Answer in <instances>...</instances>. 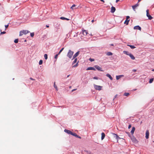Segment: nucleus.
I'll return each mask as SVG.
<instances>
[{
    "label": "nucleus",
    "instance_id": "nucleus-1",
    "mask_svg": "<svg viewBox=\"0 0 154 154\" xmlns=\"http://www.w3.org/2000/svg\"><path fill=\"white\" fill-rule=\"evenodd\" d=\"M74 53L73 51H71V50H69V51L67 54V56L69 57L70 59H71L73 54Z\"/></svg>",
    "mask_w": 154,
    "mask_h": 154
},
{
    "label": "nucleus",
    "instance_id": "nucleus-2",
    "mask_svg": "<svg viewBox=\"0 0 154 154\" xmlns=\"http://www.w3.org/2000/svg\"><path fill=\"white\" fill-rule=\"evenodd\" d=\"M29 32V31L27 30H23L22 31H21L20 32V36H21L23 34H26Z\"/></svg>",
    "mask_w": 154,
    "mask_h": 154
},
{
    "label": "nucleus",
    "instance_id": "nucleus-3",
    "mask_svg": "<svg viewBox=\"0 0 154 154\" xmlns=\"http://www.w3.org/2000/svg\"><path fill=\"white\" fill-rule=\"evenodd\" d=\"M94 87L95 89L100 91L101 89L102 86L96 85H94Z\"/></svg>",
    "mask_w": 154,
    "mask_h": 154
},
{
    "label": "nucleus",
    "instance_id": "nucleus-4",
    "mask_svg": "<svg viewBox=\"0 0 154 154\" xmlns=\"http://www.w3.org/2000/svg\"><path fill=\"white\" fill-rule=\"evenodd\" d=\"M146 16L148 18V19L149 20H152L153 18V17L150 15L149 14V10L147 9L146 10Z\"/></svg>",
    "mask_w": 154,
    "mask_h": 154
},
{
    "label": "nucleus",
    "instance_id": "nucleus-5",
    "mask_svg": "<svg viewBox=\"0 0 154 154\" xmlns=\"http://www.w3.org/2000/svg\"><path fill=\"white\" fill-rule=\"evenodd\" d=\"M130 137L131 140L134 143H137V140L133 136H131Z\"/></svg>",
    "mask_w": 154,
    "mask_h": 154
},
{
    "label": "nucleus",
    "instance_id": "nucleus-6",
    "mask_svg": "<svg viewBox=\"0 0 154 154\" xmlns=\"http://www.w3.org/2000/svg\"><path fill=\"white\" fill-rule=\"evenodd\" d=\"M113 137L115 138L117 140L120 139V138L115 133H112Z\"/></svg>",
    "mask_w": 154,
    "mask_h": 154
},
{
    "label": "nucleus",
    "instance_id": "nucleus-7",
    "mask_svg": "<svg viewBox=\"0 0 154 154\" xmlns=\"http://www.w3.org/2000/svg\"><path fill=\"white\" fill-rule=\"evenodd\" d=\"M95 68L97 69L98 70L103 71L102 70V68L99 66L97 65H96L95 66Z\"/></svg>",
    "mask_w": 154,
    "mask_h": 154
},
{
    "label": "nucleus",
    "instance_id": "nucleus-8",
    "mask_svg": "<svg viewBox=\"0 0 154 154\" xmlns=\"http://www.w3.org/2000/svg\"><path fill=\"white\" fill-rule=\"evenodd\" d=\"M82 33L84 35L86 36L88 34V31L84 29L82 30Z\"/></svg>",
    "mask_w": 154,
    "mask_h": 154
},
{
    "label": "nucleus",
    "instance_id": "nucleus-9",
    "mask_svg": "<svg viewBox=\"0 0 154 154\" xmlns=\"http://www.w3.org/2000/svg\"><path fill=\"white\" fill-rule=\"evenodd\" d=\"M64 131L66 133L69 134H71H71H72V132L70 131V130H67V129H65L64 130Z\"/></svg>",
    "mask_w": 154,
    "mask_h": 154
},
{
    "label": "nucleus",
    "instance_id": "nucleus-10",
    "mask_svg": "<svg viewBox=\"0 0 154 154\" xmlns=\"http://www.w3.org/2000/svg\"><path fill=\"white\" fill-rule=\"evenodd\" d=\"M71 135L73 136H75V137H76L77 138H78L80 139H81V137H80L79 136H78V135H77L75 133H73L72 132V134H71Z\"/></svg>",
    "mask_w": 154,
    "mask_h": 154
},
{
    "label": "nucleus",
    "instance_id": "nucleus-11",
    "mask_svg": "<svg viewBox=\"0 0 154 154\" xmlns=\"http://www.w3.org/2000/svg\"><path fill=\"white\" fill-rule=\"evenodd\" d=\"M149 132L148 130H146V138L147 139L149 138Z\"/></svg>",
    "mask_w": 154,
    "mask_h": 154
},
{
    "label": "nucleus",
    "instance_id": "nucleus-12",
    "mask_svg": "<svg viewBox=\"0 0 154 154\" xmlns=\"http://www.w3.org/2000/svg\"><path fill=\"white\" fill-rule=\"evenodd\" d=\"M116 11V8L115 7L112 6L111 8V12L112 13H113Z\"/></svg>",
    "mask_w": 154,
    "mask_h": 154
},
{
    "label": "nucleus",
    "instance_id": "nucleus-13",
    "mask_svg": "<svg viewBox=\"0 0 154 154\" xmlns=\"http://www.w3.org/2000/svg\"><path fill=\"white\" fill-rule=\"evenodd\" d=\"M134 29H138L140 31L141 30V28L139 26H135Z\"/></svg>",
    "mask_w": 154,
    "mask_h": 154
},
{
    "label": "nucleus",
    "instance_id": "nucleus-14",
    "mask_svg": "<svg viewBox=\"0 0 154 154\" xmlns=\"http://www.w3.org/2000/svg\"><path fill=\"white\" fill-rule=\"evenodd\" d=\"M79 51H78L73 56V59L75 58L79 54Z\"/></svg>",
    "mask_w": 154,
    "mask_h": 154
},
{
    "label": "nucleus",
    "instance_id": "nucleus-15",
    "mask_svg": "<svg viewBox=\"0 0 154 154\" xmlns=\"http://www.w3.org/2000/svg\"><path fill=\"white\" fill-rule=\"evenodd\" d=\"M86 70H95V69L94 67H89Z\"/></svg>",
    "mask_w": 154,
    "mask_h": 154
},
{
    "label": "nucleus",
    "instance_id": "nucleus-16",
    "mask_svg": "<svg viewBox=\"0 0 154 154\" xmlns=\"http://www.w3.org/2000/svg\"><path fill=\"white\" fill-rule=\"evenodd\" d=\"M139 4H138L137 3V4H136L135 5H134L133 6H132V8L134 10L136 8L139 6Z\"/></svg>",
    "mask_w": 154,
    "mask_h": 154
},
{
    "label": "nucleus",
    "instance_id": "nucleus-17",
    "mask_svg": "<svg viewBox=\"0 0 154 154\" xmlns=\"http://www.w3.org/2000/svg\"><path fill=\"white\" fill-rule=\"evenodd\" d=\"M129 56H130V57H131V58L133 60H134L135 59V58L134 56H133V55L132 54H129Z\"/></svg>",
    "mask_w": 154,
    "mask_h": 154
},
{
    "label": "nucleus",
    "instance_id": "nucleus-18",
    "mask_svg": "<svg viewBox=\"0 0 154 154\" xmlns=\"http://www.w3.org/2000/svg\"><path fill=\"white\" fill-rule=\"evenodd\" d=\"M135 128L134 127H133L132 129V130L131 131V134H133L135 130Z\"/></svg>",
    "mask_w": 154,
    "mask_h": 154
},
{
    "label": "nucleus",
    "instance_id": "nucleus-19",
    "mask_svg": "<svg viewBox=\"0 0 154 154\" xmlns=\"http://www.w3.org/2000/svg\"><path fill=\"white\" fill-rule=\"evenodd\" d=\"M106 76L107 77H109L111 80H112L113 79L112 78L109 74H107L106 75Z\"/></svg>",
    "mask_w": 154,
    "mask_h": 154
},
{
    "label": "nucleus",
    "instance_id": "nucleus-20",
    "mask_svg": "<svg viewBox=\"0 0 154 154\" xmlns=\"http://www.w3.org/2000/svg\"><path fill=\"white\" fill-rule=\"evenodd\" d=\"M124 75H117L116 76V79L117 80H118L119 79L121 78V77H123Z\"/></svg>",
    "mask_w": 154,
    "mask_h": 154
},
{
    "label": "nucleus",
    "instance_id": "nucleus-21",
    "mask_svg": "<svg viewBox=\"0 0 154 154\" xmlns=\"http://www.w3.org/2000/svg\"><path fill=\"white\" fill-rule=\"evenodd\" d=\"M105 137V134L103 132L101 134V140H103L104 138Z\"/></svg>",
    "mask_w": 154,
    "mask_h": 154
},
{
    "label": "nucleus",
    "instance_id": "nucleus-22",
    "mask_svg": "<svg viewBox=\"0 0 154 154\" xmlns=\"http://www.w3.org/2000/svg\"><path fill=\"white\" fill-rule=\"evenodd\" d=\"M60 19L61 20H69V19H68V18H65L64 17H60Z\"/></svg>",
    "mask_w": 154,
    "mask_h": 154
},
{
    "label": "nucleus",
    "instance_id": "nucleus-23",
    "mask_svg": "<svg viewBox=\"0 0 154 154\" xmlns=\"http://www.w3.org/2000/svg\"><path fill=\"white\" fill-rule=\"evenodd\" d=\"M123 53L124 54H126L127 55H129V54H130L131 53H130L128 51H123Z\"/></svg>",
    "mask_w": 154,
    "mask_h": 154
},
{
    "label": "nucleus",
    "instance_id": "nucleus-24",
    "mask_svg": "<svg viewBox=\"0 0 154 154\" xmlns=\"http://www.w3.org/2000/svg\"><path fill=\"white\" fill-rule=\"evenodd\" d=\"M129 21H130V20H127V19H126L124 22V23L125 24H126V25H128Z\"/></svg>",
    "mask_w": 154,
    "mask_h": 154
},
{
    "label": "nucleus",
    "instance_id": "nucleus-25",
    "mask_svg": "<svg viewBox=\"0 0 154 154\" xmlns=\"http://www.w3.org/2000/svg\"><path fill=\"white\" fill-rule=\"evenodd\" d=\"M127 45L129 46L132 49H134L135 48H136L134 46H133V45Z\"/></svg>",
    "mask_w": 154,
    "mask_h": 154
},
{
    "label": "nucleus",
    "instance_id": "nucleus-26",
    "mask_svg": "<svg viewBox=\"0 0 154 154\" xmlns=\"http://www.w3.org/2000/svg\"><path fill=\"white\" fill-rule=\"evenodd\" d=\"M54 88L56 89V90L57 91H58V88H57V85H55V82H54Z\"/></svg>",
    "mask_w": 154,
    "mask_h": 154
},
{
    "label": "nucleus",
    "instance_id": "nucleus-27",
    "mask_svg": "<svg viewBox=\"0 0 154 154\" xmlns=\"http://www.w3.org/2000/svg\"><path fill=\"white\" fill-rule=\"evenodd\" d=\"M108 56H110V55H112V53H111V52H108L107 53V54H106Z\"/></svg>",
    "mask_w": 154,
    "mask_h": 154
},
{
    "label": "nucleus",
    "instance_id": "nucleus-28",
    "mask_svg": "<svg viewBox=\"0 0 154 154\" xmlns=\"http://www.w3.org/2000/svg\"><path fill=\"white\" fill-rule=\"evenodd\" d=\"M74 59H75V60H74V61H73V62L72 63L73 64L75 63H76V62L77 60V58H75Z\"/></svg>",
    "mask_w": 154,
    "mask_h": 154
},
{
    "label": "nucleus",
    "instance_id": "nucleus-29",
    "mask_svg": "<svg viewBox=\"0 0 154 154\" xmlns=\"http://www.w3.org/2000/svg\"><path fill=\"white\" fill-rule=\"evenodd\" d=\"M44 57L45 59L47 60L48 58V55L46 54H45L44 55Z\"/></svg>",
    "mask_w": 154,
    "mask_h": 154
},
{
    "label": "nucleus",
    "instance_id": "nucleus-30",
    "mask_svg": "<svg viewBox=\"0 0 154 154\" xmlns=\"http://www.w3.org/2000/svg\"><path fill=\"white\" fill-rule=\"evenodd\" d=\"M76 6V5L75 4L73 5L72 7H71V9L73 10L74 9L73 8Z\"/></svg>",
    "mask_w": 154,
    "mask_h": 154
},
{
    "label": "nucleus",
    "instance_id": "nucleus-31",
    "mask_svg": "<svg viewBox=\"0 0 154 154\" xmlns=\"http://www.w3.org/2000/svg\"><path fill=\"white\" fill-rule=\"evenodd\" d=\"M153 80V79H150L149 82V83H152V82Z\"/></svg>",
    "mask_w": 154,
    "mask_h": 154
},
{
    "label": "nucleus",
    "instance_id": "nucleus-32",
    "mask_svg": "<svg viewBox=\"0 0 154 154\" xmlns=\"http://www.w3.org/2000/svg\"><path fill=\"white\" fill-rule=\"evenodd\" d=\"M129 94L127 92H125L124 94V95L125 96H128Z\"/></svg>",
    "mask_w": 154,
    "mask_h": 154
},
{
    "label": "nucleus",
    "instance_id": "nucleus-33",
    "mask_svg": "<svg viewBox=\"0 0 154 154\" xmlns=\"http://www.w3.org/2000/svg\"><path fill=\"white\" fill-rule=\"evenodd\" d=\"M43 63V60H40L39 62V65H41Z\"/></svg>",
    "mask_w": 154,
    "mask_h": 154
},
{
    "label": "nucleus",
    "instance_id": "nucleus-34",
    "mask_svg": "<svg viewBox=\"0 0 154 154\" xmlns=\"http://www.w3.org/2000/svg\"><path fill=\"white\" fill-rule=\"evenodd\" d=\"M18 42V39H15V40L14 41V42L16 43H17Z\"/></svg>",
    "mask_w": 154,
    "mask_h": 154
},
{
    "label": "nucleus",
    "instance_id": "nucleus-35",
    "mask_svg": "<svg viewBox=\"0 0 154 154\" xmlns=\"http://www.w3.org/2000/svg\"><path fill=\"white\" fill-rule=\"evenodd\" d=\"M64 49V48H62L59 51V53H58V54H60L61 52L63 51V50Z\"/></svg>",
    "mask_w": 154,
    "mask_h": 154
},
{
    "label": "nucleus",
    "instance_id": "nucleus-36",
    "mask_svg": "<svg viewBox=\"0 0 154 154\" xmlns=\"http://www.w3.org/2000/svg\"><path fill=\"white\" fill-rule=\"evenodd\" d=\"M78 62L76 63V64H75V65L74 66H73L72 67H77L78 66Z\"/></svg>",
    "mask_w": 154,
    "mask_h": 154
},
{
    "label": "nucleus",
    "instance_id": "nucleus-37",
    "mask_svg": "<svg viewBox=\"0 0 154 154\" xmlns=\"http://www.w3.org/2000/svg\"><path fill=\"white\" fill-rule=\"evenodd\" d=\"M34 35V32H32L30 33V35L32 37H33Z\"/></svg>",
    "mask_w": 154,
    "mask_h": 154
},
{
    "label": "nucleus",
    "instance_id": "nucleus-38",
    "mask_svg": "<svg viewBox=\"0 0 154 154\" xmlns=\"http://www.w3.org/2000/svg\"><path fill=\"white\" fill-rule=\"evenodd\" d=\"M89 60L91 61V62H92V61H94V59H92V58H90L89 59Z\"/></svg>",
    "mask_w": 154,
    "mask_h": 154
},
{
    "label": "nucleus",
    "instance_id": "nucleus-39",
    "mask_svg": "<svg viewBox=\"0 0 154 154\" xmlns=\"http://www.w3.org/2000/svg\"><path fill=\"white\" fill-rule=\"evenodd\" d=\"M59 54H57L55 56V59H57V56H58V55H59Z\"/></svg>",
    "mask_w": 154,
    "mask_h": 154
},
{
    "label": "nucleus",
    "instance_id": "nucleus-40",
    "mask_svg": "<svg viewBox=\"0 0 154 154\" xmlns=\"http://www.w3.org/2000/svg\"><path fill=\"white\" fill-rule=\"evenodd\" d=\"M93 79H98V78L97 77H94Z\"/></svg>",
    "mask_w": 154,
    "mask_h": 154
},
{
    "label": "nucleus",
    "instance_id": "nucleus-41",
    "mask_svg": "<svg viewBox=\"0 0 154 154\" xmlns=\"http://www.w3.org/2000/svg\"><path fill=\"white\" fill-rule=\"evenodd\" d=\"M129 18H130V17L129 16H127L126 17V19H127V20H129Z\"/></svg>",
    "mask_w": 154,
    "mask_h": 154
},
{
    "label": "nucleus",
    "instance_id": "nucleus-42",
    "mask_svg": "<svg viewBox=\"0 0 154 154\" xmlns=\"http://www.w3.org/2000/svg\"><path fill=\"white\" fill-rule=\"evenodd\" d=\"M6 33V32H1V34H5Z\"/></svg>",
    "mask_w": 154,
    "mask_h": 154
},
{
    "label": "nucleus",
    "instance_id": "nucleus-43",
    "mask_svg": "<svg viewBox=\"0 0 154 154\" xmlns=\"http://www.w3.org/2000/svg\"><path fill=\"white\" fill-rule=\"evenodd\" d=\"M8 26V25H5V29H6L7 28Z\"/></svg>",
    "mask_w": 154,
    "mask_h": 154
},
{
    "label": "nucleus",
    "instance_id": "nucleus-44",
    "mask_svg": "<svg viewBox=\"0 0 154 154\" xmlns=\"http://www.w3.org/2000/svg\"><path fill=\"white\" fill-rule=\"evenodd\" d=\"M131 125H130L129 126H128V128L129 129H130L131 127Z\"/></svg>",
    "mask_w": 154,
    "mask_h": 154
},
{
    "label": "nucleus",
    "instance_id": "nucleus-45",
    "mask_svg": "<svg viewBox=\"0 0 154 154\" xmlns=\"http://www.w3.org/2000/svg\"><path fill=\"white\" fill-rule=\"evenodd\" d=\"M76 90H77V89H73L72 90V92H73V91H74Z\"/></svg>",
    "mask_w": 154,
    "mask_h": 154
},
{
    "label": "nucleus",
    "instance_id": "nucleus-46",
    "mask_svg": "<svg viewBox=\"0 0 154 154\" xmlns=\"http://www.w3.org/2000/svg\"><path fill=\"white\" fill-rule=\"evenodd\" d=\"M126 133L128 134V135L129 136H130V134L129 133L127 132Z\"/></svg>",
    "mask_w": 154,
    "mask_h": 154
},
{
    "label": "nucleus",
    "instance_id": "nucleus-47",
    "mask_svg": "<svg viewBox=\"0 0 154 154\" xmlns=\"http://www.w3.org/2000/svg\"><path fill=\"white\" fill-rule=\"evenodd\" d=\"M133 71L134 72H135L136 71V69H133Z\"/></svg>",
    "mask_w": 154,
    "mask_h": 154
},
{
    "label": "nucleus",
    "instance_id": "nucleus-48",
    "mask_svg": "<svg viewBox=\"0 0 154 154\" xmlns=\"http://www.w3.org/2000/svg\"><path fill=\"white\" fill-rule=\"evenodd\" d=\"M120 0H116V2L117 3Z\"/></svg>",
    "mask_w": 154,
    "mask_h": 154
},
{
    "label": "nucleus",
    "instance_id": "nucleus-49",
    "mask_svg": "<svg viewBox=\"0 0 154 154\" xmlns=\"http://www.w3.org/2000/svg\"><path fill=\"white\" fill-rule=\"evenodd\" d=\"M117 94H116L115 96V98H116L117 97Z\"/></svg>",
    "mask_w": 154,
    "mask_h": 154
},
{
    "label": "nucleus",
    "instance_id": "nucleus-50",
    "mask_svg": "<svg viewBox=\"0 0 154 154\" xmlns=\"http://www.w3.org/2000/svg\"><path fill=\"white\" fill-rule=\"evenodd\" d=\"M46 27H47V28H48V27H49V26H48V25H46Z\"/></svg>",
    "mask_w": 154,
    "mask_h": 154
},
{
    "label": "nucleus",
    "instance_id": "nucleus-51",
    "mask_svg": "<svg viewBox=\"0 0 154 154\" xmlns=\"http://www.w3.org/2000/svg\"><path fill=\"white\" fill-rule=\"evenodd\" d=\"M94 20H92L91 21V22L92 23H93L94 22Z\"/></svg>",
    "mask_w": 154,
    "mask_h": 154
},
{
    "label": "nucleus",
    "instance_id": "nucleus-52",
    "mask_svg": "<svg viewBox=\"0 0 154 154\" xmlns=\"http://www.w3.org/2000/svg\"><path fill=\"white\" fill-rule=\"evenodd\" d=\"M30 79H31V80H34V79H33L32 78H30Z\"/></svg>",
    "mask_w": 154,
    "mask_h": 154
},
{
    "label": "nucleus",
    "instance_id": "nucleus-53",
    "mask_svg": "<svg viewBox=\"0 0 154 154\" xmlns=\"http://www.w3.org/2000/svg\"><path fill=\"white\" fill-rule=\"evenodd\" d=\"M101 1L104 2V1L103 0H100Z\"/></svg>",
    "mask_w": 154,
    "mask_h": 154
},
{
    "label": "nucleus",
    "instance_id": "nucleus-54",
    "mask_svg": "<svg viewBox=\"0 0 154 154\" xmlns=\"http://www.w3.org/2000/svg\"><path fill=\"white\" fill-rule=\"evenodd\" d=\"M152 71H154V69H152Z\"/></svg>",
    "mask_w": 154,
    "mask_h": 154
},
{
    "label": "nucleus",
    "instance_id": "nucleus-55",
    "mask_svg": "<svg viewBox=\"0 0 154 154\" xmlns=\"http://www.w3.org/2000/svg\"><path fill=\"white\" fill-rule=\"evenodd\" d=\"M70 75H69L67 76V77H68Z\"/></svg>",
    "mask_w": 154,
    "mask_h": 154
},
{
    "label": "nucleus",
    "instance_id": "nucleus-56",
    "mask_svg": "<svg viewBox=\"0 0 154 154\" xmlns=\"http://www.w3.org/2000/svg\"><path fill=\"white\" fill-rule=\"evenodd\" d=\"M111 45H112V46H113V45L112 44Z\"/></svg>",
    "mask_w": 154,
    "mask_h": 154
},
{
    "label": "nucleus",
    "instance_id": "nucleus-57",
    "mask_svg": "<svg viewBox=\"0 0 154 154\" xmlns=\"http://www.w3.org/2000/svg\"><path fill=\"white\" fill-rule=\"evenodd\" d=\"M25 41V42H26V40H25V41Z\"/></svg>",
    "mask_w": 154,
    "mask_h": 154
},
{
    "label": "nucleus",
    "instance_id": "nucleus-58",
    "mask_svg": "<svg viewBox=\"0 0 154 154\" xmlns=\"http://www.w3.org/2000/svg\"><path fill=\"white\" fill-rule=\"evenodd\" d=\"M142 123V122H140V124H141Z\"/></svg>",
    "mask_w": 154,
    "mask_h": 154
},
{
    "label": "nucleus",
    "instance_id": "nucleus-59",
    "mask_svg": "<svg viewBox=\"0 0 154 154\" xmlns=\"http://www.w3.org/2000/svg\"><path fill=\"white\" fill-rule=\"evenodd\" d=\"M69 88H71V86H70V87H69Z\"/></svg>",
    "mask_w": 154,
    "mask_h": 154
},
{
    "label": "nucleus",
    "instance_id": "nucleus-60",
    "mask_svg": "<svg viewBox=\"0 0 154 154\" xmlns=\"http://www.w3.org/2000/svg\"><path fill=\"white\" fill-rule=\"evenodd\" d=\"M79 7H78L77 8H78Z\"/></svg>",
    "mask_w": 154,
    "mask_h": 154
},
{
    "label": "nucleus",
    "instance_id": "nucleus-61",
    "mask_svg": "<svg viewBox=\"0 0 154 154\" xmlns=\"http://www.w3.org/2000/svg\"><path fill=\"white\" fill-rule=\"evenodd\" d=\"M153 142H154V141H153Z\"/></svg>",
    "mask_w": 154,
    "mask_h": 154
}]
</instances>
